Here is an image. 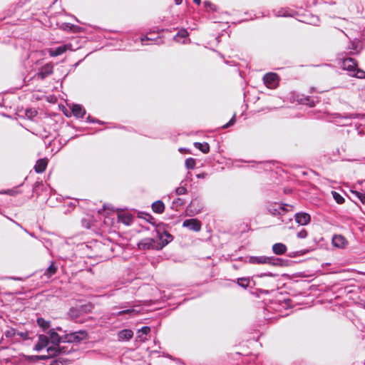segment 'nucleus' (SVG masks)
I'll return each mask as SVG.
<instances>
[{
    "instance_id": "2f4dec72",
    "label": "nucleus",
    "mask_w": 365,
    "mask_h": 365,
    "mask_svg": "<svg viewBox=\"0 0 365 365\" xmlns=\"http://www.w3.org/2000/svg\"><path fill=\"white\" fill-rule=\"evenodd\" d=\"M139 215H139L140 217L145 219L146 221H148V222H150L153 225L155 224V221H154L155 220L150 214L140 212Z\"/></svg>"
},
{
    "instance_id": "864d4df0",
    "label": "nucleus",
    "mask_w": 365,
    "mask_h": 365,
    "mask_svg": "<svg viewBox=\"0 0 365 365\" xmlns=\"http://www.w3.org/2000/svg\"><path fill=\"white\" fill-rule=\"evenodd\" d=\"M193 1L197 5H200L201 3V0H193Z\"/></svg>"
},
{
    "instance_id": "a211bd4d",
    "label": "nucleus",
    "mask_w": 365,
    "mask_h": 365,
    "mask_svg": "<svg viewBox=\"0 0 365 365\" xmlns=\"http://www.w3.org/2000/svg\"><path fill=\"white\" fill-rule=\"evenodd\" d=\"M49 338L51 339L52 345L60 344L62 343H65L64 336H61L58 333H56L54 330H51L48 332Z\"/></svg>"
},
{
    "instance_id": "603ef678",
    "label": "nucleus",
    "mask_w": 365,
    "mask_h": 365,
    "mask_svg": "<svg viewBox=\"0 0 365 365\" xmlns=\"http://www.w3.org/2000/svg\"><path fill=\"white\" fill-rule=\"evenodd\" d=\"M182 0H175V2L177 5H180L182 3Z\"/></svg>"
},
{
    "instance_id": "1a4fd4ad",
    "label": "nucleus",
    "mask_w": 365,
    "mask_h": 365,
    "mask_svg": "<svg viewBox=\"0 0 365 365\" xmlns=\"http://www.w3.org/2000/svg\"><path fill=\"white\" fill-rule=\"evenodd\" d=\"M71 47H72V46L71 43H66V44L61 45L55 48H49L48 50V53L50 56L55 57V56H60V55L64 53L68 50H71L72 49Z\"/></svg>"
},
{
    "instance_id": "72a5a7b5",
    "label": "nucleus",
    "mask_w": 365,
    "mask_h": 365,
    "mask_svg": "<svg viewBox=\"0 0 365 365\" xmlns=\"http://www.w3.org/2000/svg\"><path fill=\"white\" fill-rule=\"evenodd\" d=\"M237 283L240 287L246 288L249 286L250 279L248 278H240Z\"/></svg>"
},
{
    "instance_id": "5fc2aeb1",
    "label": "nucleus",
    "mask_w": 365,
    "mask_h": 365,
    "mask_svg": "<svg viewBox=\"0 0 365 365\" xmlns=\"http://www.w3.org/2000/svg\"><path fill=\"white\" fill-rule=\"evenodd\" d=\"M364 182H365V180H359L358 181V184H359L360 185H362L364 184Z\"/></svg>"
},
{
    "instance_id": "7ed1b4c3",
    "label": "nucleus",
    "mask_w": 365,
    "mask_h": 365,
    "mask_svg": "<svg viewBox=\"0 0 365 365\" xmlns=\"http://www.w3.org/2000/svg\"><path fill=\"white\" fill-rule=\"evenodd\" d=\"M292 206L284 205H274L272 207L269 209V212L273 215H280L281 216V221L285 222L287 220L286 217H283V215H284L285 212L289 211V210H292ZM289 221L292 220V217L287 218Z\"/></svg>"
},
{
    "instance_id": "ea45409f",
    "label": "nucleus",
    "mask_w": 365,
    "mask_h": 365,
    "mask_svg": "<svg viewBox=\"0 0 365 365\" xmlns=\"http://www.w3.org/2000/svg\"><path fill=\"white\" fill-rule=\"evenodd\" d=\"M150 331V328L149 327L145 326L142 327L140 330H138V333L140 334L141 332L143 334L147 335Z\"/></svg>"
},
{
    "instance_id": "3c124183",
    "label": "nucleus",
    "mask_w": 365,
    "mask_h": 365,
    "mask_svg": "<svg viewBox=\"0 0 365 365\" xmlns=\"http://www.w3.org/2000/svg\"><path fill=\"white\" fill-rule=\"evenodd\" d=\"M262 276H271V277H273L274 276V274H272V273H269V274H262L260 275V277H262Z\"/></svg>"
},
{
    "instance_id": "6e6d98bb",
    "label": "nucleus",
    "mask_w": 365,
    "mask_h": 365,
    "mask_svg": "<svg viewBox=\"0 0 365 365\" xmlns=\"http://www.w3.org/2000/svg\"><path fill=\"white\" fill-rule=\"evenodd\" d=\"M278 16H286V14L284 13L283 14H279Z\"/></svg>"
},
{
    "instance_id": "4468645a",
    "label": "nucleus",
    "mask_w": 365,
    "mask_h": 365,
    "mask_svg": "<svg viewBox=\"0 0 365 365\" xmlns=\"http://www.w3.org/2000/svg\"><path fill=\"white\" fill-rule=\"evenodd\" d=\"M357 67V63L354 58H349L344 60L342 63V68L344 70L350 71L351 73L355 72Z\"/></svg>"
},
{
    "instance_id": "f3484780",
    "label": "nucleus",
    "mask_w": 365,
    "mask_h": 365,
    "mask_svg": "<svg viewBox=\"0 0 365 365\" xmlns=\"http://www.w3.org/2000/svg\"><path fill=\"white\" fill-rule=\"evenodd\" d=\"M332 243L334 247L344 248L347 244V240L341 235H335L332 238Z\"/></svg>"
},
{
    "instance_id": "423d86ee",
    "label": "nucleus",
    "mask_w": 365,
    "mask_h": 365,
    "mask_svg": "<svg viewBox=\"0 0 365 365\" xmlns=\"http://www.w3.org/2000/svg\"><path fill=\"white\" fill-rule=\"evenodd\" d=\"M265 86L269 88H274L278 84V76L274 73H268L263 77Z\"/></svg>"
},
{
    "instance_id": "6ab92c4d",
    "label": "nucleus",
    "mask_w": 365,
    "mask_h": 365,
    "mask_svg": "<svg viewBox=\"0 0 365 365\" xmlns=\"http://www.w3.org/2000/svg\"><path fill=\"white\" fill-rule=\"evenodd\" d=\"M133 336V332L130 329H123L118 333L119 341H129Z\"/></svg>"
},
{
    "instance_id": "a878e982",
    "label": "nucleus",
    "mask_w": 365,
    "mask_h": 365,
    "mask_svg": "<svg viewBox=\"0 0 365 365\" xmlns=\"http://www.w3.org/2000/svg\"><path fill=\"white\" fill-rule=\"evenodd\" d=\"M194 146L201 150L203 153H208L210 151V145L207 143L196 142L194 143Z\"/></svg>"
},
{
    "instance_id": "20e7f679",
    "label": "nucleus",
    "mask_w": 365,
    "mask_h": 365,
    "mask_svg": "<svg viewBox=\"0 0 365 365\" xmlns=\"http://www.w3.org/2000/svg\"><path fill=\"white\" fill-rule=\"evenodd\" d=\"M87 333L86 331H78L75 332H71L70 334H66L64 335V341L65 343L72 344V343H79L83 339L87 338Z\"/></svg>"
},
{
    "instance_id": "f8f14e48",
    "label": "nucleus",
    "mask_w": 365,
    "mask_h": 365,
    "mask_svg": "<svg viewBox=\"0 0 365 365\" xmlns=\"http://www.w3.org/2000/svg\"><path fill=\"white\" fill-rule=\"evenodd\" d=\"M139 249L140 250H149L158 247L155 246V242L152 238H145L140 241L138 244Z\"/></svg>"
},
{
    "instance_id": "c03bdc74",
    "label": "nucleus",
    "mask_w": 365,
    "mask_h": 365,
    "mask_svg": "<svg viewBox=\"0 0 365 365\" xmlns=\"http://www.w3.org/2000/svg\"><path fill=\"white\" fill-rule=\"evenodd\" d=\"M52 356H50L49 354H48L47 356H45V355H41V356H31V358H34L36 360H44L46 359H48V358H51Z\"/></svg>"
},
{
    "instance_id": "ddd939ff",
    "label": "nucleus",
    "mask_w": 365,
    "mask_h": 365,
    "mask_svg": "<svg viewBox=\"0 0 365 365\" xmlns=\"http://www.w3.org/2000/svg\"><path fill=\"white\" fill-rule=\"evenodd\" d=\"M49 344V339L47 336L40 334L38 338V342L34 346V350L37 351H41L43 349L47 347Z\"/></svg>"
},
{
    "instance_id": "a19ab883",
    "label": "nucleus",
    "mask_w": 365,
    "mask_h": 365,
    "mask_svg": "<svg viewBox=\"0 0 365 365\" xmlns=\"http://www.w3.org/2000/svg\"><path fill=\"white\" fill-rule=\"evenodd\" d=\"M236 120H235V115H233L232 118L230 120V121L223 125L224 128H227L230 126H232L235 124Z\"/></svg>"
},
{
    "instance_id": "e433bc0d",
    "label": "nucleus",
    "mask_w": 365,
    "mask_h": 365,
    "mask_svg": "<svg viewBox=\"0 0 365 365\" xmlns=\"http://www.w3.org/2000/svg\"><path fill=\"white\" fill-rule=\"evenodd\" d=\"M16 336H19L20 339H28L29 337V332L28 331H16Z\"/></svg>"
},
{
    "instance_id": "c85d7f7f",
    "label": "nucleus",
    "mask_w": 365,
    "mask_h": 365,
    "mask_svg": "<svg viewBox=\"0 0 365 365\" xmlns=\"http://www.w3.org/2000/svg\"><path fill=\"white\" fill-rule=\"evenodd\" d=\"M36 322L37 324L43 329V330H46L50 327V322L45 320L41 317L38 318Z\"/></svg>"
},
{
    "instance_id": "39448f33",
    "label": "nucleus",
    "mask_w": 365,
    "mask_h": 365,
    "mask_svg": "<svg viewBox=\"0 0 365 365\" xmlns=\"http://www.w3.org/2000/svg\"><path fill=\"white\" fill-rule=\"evenodd\" d=\"M158 237L160 241L159 243V246H158L157 249H162L163 247L167 245L170 242L173 240L172 235H170L167 231L163 230L160 231V228L157 229Z\"/></svg>"
},
{
    "instance_id": "7c9ffc66",
    "label": "nucleus",
    "mask_w": 365,
    "mask_h": 365,
    "mask_svg": "<svg viewBox=\"0 0 365 365\" xmlns=\"http://www.w3.org/2000/svg\"><path fill=\"white\" fill-rule=\"evenodd\" d=\"M195 160L192 158H189L185 160V165L187 169H193L195 167Z\"/></svg>"
},
{
    "instance_id": "2eb2a0df",
    "label": "nucleus",
    "mask_w": 365,
    "mask_h": 365,
    "mask_svg": "<svg viewBox=\"0 0 365 365\" xmlns=\"http://www.w3.org/2000/svg\"><path fill=\"white\" fill-rule=\"evenodd\" d=\"M202 206L200 205L197 200H192L187 207V212L190 215H195L200 212Z\"/></svg>"
},
{
    "instance_id": "f704fd0d",
    "label": "nucleus",
    "mask_w": 365,
    "mask_h": 365,
    "mask_svg": "<svg viewBox=\"0 0 365 365\" xmlns=\"http://www.w3.org/2000/svg\"><path fill=\"white\" fill-rule=\"evenodd\" d=\"M350 75L355 76L358 78H365V71L356 68L355 72L351 73Z\"/></svg>"
},
{
    "instance_id": "0eeeda50",
    "label": "nucleus",
    "mask_w": 365,
    "mask_h": 365,
    "mask_svg": "<svg viewBox=\"0 0 365 365\" xmlns=\"http://www.w3.org/2000/svg\"><path fill=\"white\" fill-rule=\"evenodd\" d=\"M130 302H123V303L120 304L118 305V309H124L119 311L116 313H114L113 314L116 317H120V316H122L124 314L132 315L133 314H137L138 312V311L135 310L133 308H128V307H130Z\"/></svg>"
},
{
    "instance_id": "b1692460",
    "label": "nucleus",
    "mask_w": 365,
    "mask_h": 365,
    "mask_svg": "<svg viewBox=\"0 0 365 365\" xmlns=\"http://www.w3.org/2000/svg\"><path fill=\"white\" fill-rule=\"evenodd\" d=\"M118 220L125 225H130L133 222V216L128 213L119 214Z\"/></svg>"
},
{
    "instance_id": "4c0bfd02",
    "label": "nucleus",
    "mask_w": 365,
    "mask_h": 365,
    "mask_svg": "<svg viewBox=\"0 0 365 365\" xmlns=\"http://www.w3.org/2000/svg\"><path fill=\"white\" fill-rule=\"evenodd\" d=\"M187 192V189L184 186L178 187L175 189V193L178 195H182Z\"/></svg>"
},
{
    "instance_id": "37998d69",
    "label": "nucleus",
    "mask_w": 365,
    "mask_h": 365,
    "mask_svg": "<svg viewBox=\"0 0 365 365\" xmlns=\"http://www.w3.org/2000/svg\"><path fill=\"white\" fill-rule=\"evenodd\" d=\"M307 236V232L303 229L297 233V237L301 239L306 238Z\"/></svg>"
},
{
    "instance_id": "dca6fc26",
    "label": "nucleus",
    "mask_w": 365,
    "mask_h": 365,
    "mask_svg": "<svg viewBox=\"0 0 365 365\" xmlns=\"http://www.w3.org/2000/svg\"><path fill=\"white\" fill-rule=\"evenodd\" d=\"M248 262L254 264H268L269 257L252 256L249 257Z\"/></svg>"
},
{
    "instance_id": "bb28decb",
    "label": "nucleus",
    "mask_w": 365,
    "mask_h": 365,
    "mask_svg": "<svg viewBox=\"0 0 365 365\" xmlns=\"http://www.w3.org/2000/svg\"><path fill=\"white\" fill-rule=\"evenodd\" d=\"M189 35L187 31L185 29H180L176 35L174 36V40L176 41H180V38H185Z\"/></svg>"
},
{
    "instance_id": "a18cd8bd",
    "label": "nucleus",
    "mask_w": 365,
    "mask_h": 365,
    "mask_svg": "<svg viewBox=\"0 0 365 365\" xmlns=\"http://www.w3.org/2000/svg\"><path fill=\"white\" fill-rule=\"evenodd\" d=\"M304 253H305V252L298 251V252H294L293 254H289V257H297V256H301Z\"/></svg>"
},
{
    "instance_id": "8fccbe9b",
    "label": "nucleus",
    "mask_w": 365,
    "mask_h": 365,
    "mask_svg": "<svg viewBox=\"0 0 365 365\" xmlns=\"http://www.w3.org/2000/svg\"><path fill=\"white\" fill-rule=\"evenodd\" d=\"M140 40H141L142 43H143L145 41H151V40H153V38L148 37V36H145L143 37H141Z\"/></svg>"
},
{
    "instance_id": "f257e3e1",
    "label": "nucleus",
    "mask_w": 365,
    "mask_h": 365,
    "mask_svg": "<svg viewBox=\"0 0 365 365\" xmlns=\"http://www.w3.org/2000/svg\"><path fill=\"white\" fill-rule=\"evenodd\" d=\"M332 121L337 125L346 126L350 123L348 122L352 119H364L365 118V113H334L332 115Z\"/></svg>"
},
{
    "instance_id": "58836bf2",
    "label": "nucleus",
    "mask_w": 365,
    "mask_h": 365,
    "mask_svg": "<svg viewBox=\"0 0 365 365\" xmlns=\"http://www.w3.org/2000/svg\"><path fill=\"white\" fill-rule=\"evenodd\" d=\"M183 204V200L181 198H177L173 202V207H178V206H181Z\"/></svg>"
},
{
    "instance_id": "9b49d317",
    "label": "nucleus",
    "mask_w": 365,
    "mask_h": 365,
    "mask_svg": "<svg viewBox=\"0 0 365 365\" xmlns=\"http://www.w3.org/2000/svg\"><path fill=\"white\" fill-rule=\"evenodd\" d=\"M296 222L300 225H307L311 221V216L304 212H297L294 215Z\"/></svg>"
},
{
    "instance_id": "5701e85b",
    "label": "nucleus",
    "mask_w": 365,
    "mask_h": 365,
    "mask_svg": "<svg viewBox=\"0 0 365 365\" xmlns=\"http://www.w3.org/2000/svg\"><path fill=\"white\" fill-rule=\"evenodd\" d=\"M152 210L154 212L161 214L164 212L165 205L163 201L157 200L152 204Z\"/></svg>"
},
{
    "instance_id": "412c9836",
    "label": "nucleus",
    "mask_w": 365,
    "mask_h": 365,
    "mask_svg": "<svg viewBox=\"0 0 365 365\" xmlns=\"http://www.w3.org/2000/svg\"><path fill=\"white\" fill-rule=\"evenodd\" d=\"M272 251L275 255H283L287 252V246L281 242L275 243L272 246Z\"/></svg>"
},
{
    "instance_id": "c756f323",
    "label": "nucleus",
    "mask_w": 365,
    "mask_h": 365,
    "mask_svg": "<svg viewBox=\"0 0 365 365\" xmlns=\"http://www.w3.org/2000/svg\"><path fill=\"white\" fill-rule=\"evenodd\" d=\"M351 192L352 193L354 197L359 199L361 203L365 204V194L358 192V191H356V190H351Z\"/></svg>"
},
{
    "instance_id": "9d476101",
    "label": "nucleus",
    "mask_w": 365,
    "mask_h": 365,
    "mask_svg": "<svg viewBox=\"0 0 365 365\" xmlns=\"http://www.w3.org/2000/svg\"><path fill=\"white\" fill-rule=\"evenodd\" d=\"M53 65L51 63H47L39 69V71L36 74V76L41 80H43L46 77L51 75L53 73Z\"/></svg>"
},
{
    "instance_id": "c9c22d12",
    "label": "nucleus",
    "mask_w": 365,
    "mask_h": 365,
    "mask_svg": "<svg viewBox=\"0 0 365 365\" xmlns=\"http://www.w3.org/2000/svg\"><path fill=\"white\" fill-rule=\"evenodd\" d=\"M333 197L336 202L339 204H342L344 202V199L336 192H332Z\"/></svg>"
},
{
    "instance_id": "49530a36",
    "label": "nucleus",
    "mask_w": 365,
    "mask_h": 365,
    "mask_svg": "<svg viewBox=\"0 0 365 365\" xmlns=\"http://www.w3.org/2000/svg\"><path fill=\"white\" fill-rule=\"evenodd\" d=\"M305 103L307 105L309 106L310 107L314 106V101L313 100L309 99V98H307L306 99V103Z\"/></svg>"
},
{
    "instance_id": "cd10ccee",
    "label": "nucleus",
    "mask_w": 365,
    "mask_h": 365,
    "mask_svg": "<svg viewBox=\"0 0 365 365\" xmlns=\"http://www.w3.org/2000/svg\"><path fill=\"white\" fill-rule=\"evenodd\" d=\"M57 271V267L54 265L53 262L51 264V265L46 269L44 272V275L48 278L51 277L52 275L55 274Z\"/></svg>"
},
{
    "instance_id": "393cba45",
    "label": "nucleus",
    "mask_w": 365,
    "mask_h": 365,
    "mask_svg": "<svg viewBox=\"0 0 365 365\" xmlns=\"http://www.w3.org/2000/svg\"><path fill=\"white\" fill-rule=\"evenodd\" d=\"M268 264H271L275 267H282L285 264V261L280 258L269 257Z\"/></svg>"
},
{
    "instance_id": "6e6552de",
    "label": "nucleus",
    "mask_w": 365,
    "mask_h": 365,
    "mask_svg": "<svg viewBox=\"0 0 365 365\" xmlns=\"http://www.w3.org/2000/svg\"><path fill=\"white\" fill-rule=\"evenodd\" d=\"M201 222L197 219H187L184 220L182 226L190 230L199 232L201 230Z\"/></svg>"
},
{
    "instance_id": "de8ad7c7",
    "label": "nucleus",
    "mask_w": 365,
    "mask_h": 365,
    "mask_svg": "<svg viewBox=\"0 0 365 365\" xmlns=\"http://www.w3.org/2000/svg\"><path fill=\"white\" fill-rule=\"evenodd\" d=\"M87 121L88 122H91V123H101L100 120H95L93 118H92L90 115H88L87 117Z\"/></svg>"
},
{
    "instance_id": "f03ea898",
    "label": "nucleus",
    "mask_w": 365,
    "mask_h": 365,
    "mask_svg": "<svg viewBox=\"0 0 365 365\" xmlns=\"http://www.w3.org/2000/svg\"><path fill=\"white\" fill-rule=\"evenodd\" d=\"M73 349L71 344H56L47 347L46 351L50 356H57L69 354Z\"/></svg>"
},
{
    "instance_id": "aec40b11",
    "label": "nucleus",
    "mask_w": 365,
    "mask_h": 365,
    "mask_svg": "<svg viewBox=\"0 0 365 365\" xmlns=\"http://www.w3.org/2000/svg\"><path fill=\"white\" fill-rule=\"evenodd\" d=\"M72 113L76 118H82L86 114V110L81 105L74 104L72 107Z\"/></svg>"
},
{
    "instance_id": "4be33fe9",
    "label": "nucleus",
    "mask_w": 365,
    "mask_h": 365,
    "mask_svg": "<svg viewBox=\"0 0 365 365\" xmlns=\"http://www.w3.org/2000/svg\"><path fill=\"white\" fill-rule=\"evenodd\" d=\"M46 166L47 160L46 159H39L36 161L34 169L37 173H41L46 170Z\"/></svg>"
},
{
    "instance_id": "09e8293b",
    "label": "nucleus",
    "mask_w": 365,
    "mask_h": 365,
    "mask_svg": "<svg viewBox=\"0 0 365 365\" xmlns=\"http://www.w3.org/2000/svg\"><path fill=\"white\" fill-rule=\"evenodd\" d=\"M207 174L205 173H202L200 174H197L196 176L197 178H205L207 177Z\"/></svg>"
},
{
    "instance_id": "79ce46f5",
    "label": "nucleus",
    "mask_w": 365,
    "mask_h": 365,
    "mask_svg": "<svg viewBox=\"0 0 365 365\" xmlns=\"http://www.w3.org/2000/svg\"><path fill=\"white\" fill-rule=\"evenodd\" d=\"M204 6L206 8H209L211 10L214 11L215 10V5H214L212 3H211L210 1H205L204 2Z\"/></svg>"
},
{
    "instance_id": "473e14b6",
    "label": "nucleus",
    "mask_w": 365,
    "mask_h": 365,
    "mask_svg": "<svg viewBox=\"0 0 365 365\" xmlns=\"http://www.w3.org/2000/svg\"><path fill=\"white\" fill-rule=\"evenodd\" d=\"M4 335L8 339H11L13 337H16V330L11 328L5 331Z\"/></svg>"
}]
</instances>
